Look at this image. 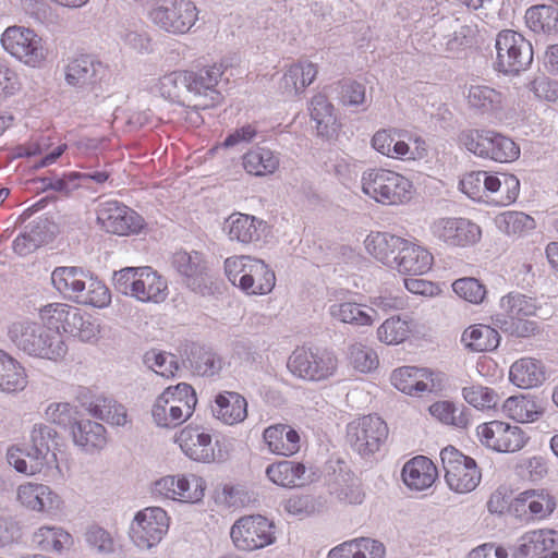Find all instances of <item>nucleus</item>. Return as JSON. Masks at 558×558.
<instances>
[{
    "instance_id": "obj_63",
    "label": "nucleus",
    "mask_w": 558,
    "mask_h": 558,
    "mask_svg": "<svg viewBox=\"0 0 558 558\" xmlns=\"http://www.w3.org/2000/svg\"><path fill=\"white\" fill-rule=\"evenodd\" d=\"M529 88L534 93L535 97L546 101L558 100V82L550 80L545 75L535 77L530 84Z\"/></svg>"
},
{
    "instance_id": "obj_62",
    "label": "nucleus",
    "mask_w": 558,
    "mask_h": 558,
    "mask_svg": "<svg viewBox=\"0 0 558 558\" xmlns=\"http://www.w3.org/2000/svg\"><path fill=\"white\" fill-rule=\"evenodd\" d=\"M500 324L505 332L518 338L534 336L538 330L537 323L535 320H531L530 317L505 318Z\"/></svg>"
},
{
    "instance_id": "obj_56",
    "label": "nucleus",
    "mask_w": 558,
    "mask_h": 558,
    "mask_svg": "<svg viewBox=\"0 0 558 558\" xmlns=\"http://www.w3.org/2000/svg\"><path fill=\"white\" fill-rule=\"evenodd\" d=\"M462 396L466 403L480 411L496 410L500 401L493 388L475 384L464 387Z\"/></svg>"
},
{
    "instance_id": "obj_18",
    "label": "nucleus",
    "mask_w": 558,
    "mask_h": 558,
    "mask_svg": "<svg viewBox=\"0 0 558 558\" xmlns=\"http://www.w3.org/2000/svg\"><path fill=\"white\" fill-rule=\"evenodd\" d=\"M65 82L74 87L102 88L110 84L112 72L102 62L89 54H77L68 60L64 66Z\"/></svg>"
},
{
    "instance_id": "obj_19",
    "label": "nucleus",
    "mask_w": 558,
    "mask_h": 558,
    "mask_svg": "<svg viewBox=\"0 0 558 558\" xmlns=\"http://www.w3.org/2000/svg\"><path fill=\"white\" fill-rule=\"evenodd\" d=\"M97 221L107 232L120 236L138 234L145 227L140 214L117 201H109L100 206Z\"/></svg>"
},
{
    "instance_id": "obj_21",
    "label": "nucleus",
    "mask_w": 558,
    "mask_h": 558,
    "mask_svg": "<svg viewBox=\"0 0 558 558\" xmlns=\"http://www.w3.org/2000/svg\"><path fill=\"white\" fill-rule=\"evenodd\" d=\"M395 258L391 268L403 276H422L427 274L434 264L430 251L414 238H402Z\"/></svg>"
},
{
    "instance_id": "obj_20",
    "label": "nucleus",
    "mask_w": 558,
    "mask_h": 558,
    "mask_svg": "<svg viewBox=\"0 0 558 558\" xmlns=\"http://www.w3.org/2000/svg\"><path fill=\"white\" fill-rule=\"evenodd\" d=\"M174 442L191 460L204 463L216 460L211 429L203 425L187 424L175 433Z\"/></svg>"
},
{
    "instance_id": "obj_5",
    "label": "nucleus",
    "mask_w": 558,
    "mask_h": 558,
    "mask_svg": "<svg viewBox=\"0 0 558 558\" xmlns=\"http://www.w3.org/2000/svg\"><path fill=\"white\" fill-rule=\"evenodd\" d=\"M287 367L299 379L322 383L336 376L339 359L330 349L303 345L290 354Z\"/></svg>"
},
{
    "instance_id": "obj_53",
    "label": "nucleus",
    "mask_w": 558,
    "mask_h": 558,
    "mask_svg": "<svg viewBox=\"0 0 558 558\" xmlns=\"http://www.w3.org/2000/svg\"><path fill=\"white\" fill-rule=\"evenodd\" d=\"M469 105L481 112H493L501 108L504 97L500 92L485 85H472L468 93Z\"/></svg>"
},
{
    "instance_id": "obj_51",
    "label": "nucleus",
    "mask_w": 558,
    "mask_h": 558,
    "mask_svg": "<svg viewBox=\"0 0 558 558\" xmlns=\"http://www.w3.org/2000/svg\"><path fill=\"white\" fill-rule=\"evenodd\" d=\"M84 286L85 289L74 299L77 303L98 308L107 307L111 303V292L102 280L88 274Z\"/></svg>"
},
{
    "instance_id": "obj_38",
    "label": "nucleus",
    "mask_w": 558,
    "mask_h": 558,
    "mask_svg": "<svg viewBox=\"0 0 558 558\" xmlns=\"http://www.w3.org/2000/svg\"><path fill=\"white\" fill-rule=\"evenodd\" d=\"M461 342L472 352H492L498 348L500 335L489 325L473 324L462 332Z\"/></svg>"
},
{
    "instance_id": "obj_40",
    "label": "nucleus",
    "mask_w": 558,
    "mask_h": 558,
    "mask_svg": "<svg viewBox=\"0 0 558 558\" xmlns=\"http://www.w3.org/2000/svg\"><path fill=\"white\" fill-rule=\"evenodd\" d=\"M524 20L526 26L535 34L547 36L558 34V8L553 4L530 7Z\"/></svg>"
},
{
    "instance_id": "obj_7",
    "label": "nucleus",
    "mask_w": 558,
    "mask_h": 558,
    "mask_svg": "<svg viewBox=\"0 0 558 558\" xmlns=\"http://www.w3.org/2000/svg\"><path fill=\"white\" fill-rule=\"evenodd\" d=\"M440 460L445 482L450 490L464 495L477 488L482 481V470L474 458L449 445L441 449Z\"/></svg>"
},
{
    "instance_id": "obj_45",
    "label": "nucleus",
    "mask_w": 558,
    "mask_h": 558,
    "mask_svg": "<svg viewBox=\"0 0 558 558\" xmlns=\"http://www.w3.org/2000/svg\"><path fill=\"white\" fill-rule=\"evenodd\" d=\"M243 167L252 175L272 174L280 165L279 157L269 148L254 147L243 155Z\"/></svg>"
},
{
    "instance_id": "obj_22",
    "label": "nucleus",
    "mask_w": 558,
    "mask_h": 558,
    "mask_svg": "<svg viewBox=\"0 0 558 558\" xmlns=\"http://www.w3.org/2000/svg\"><path fill=\"white\" fill-rule=\"evenodd\" d=\"M433 235L449 246H468L481 239V229L465 218H440L430 227Z\"/></svg>"
},
{
    "instance_id": "obj_59",
    "label": "nucleus",
    "mask_w": 558,
    "mask_h": 558,
    "mask_svg": "<svg viewBox=\"0 0 558 558\" xmlns=\"http://www.w3.org/2000/svg\"><path fill=\"white\" fill-rule=\"evenodd\" d=\"M256 257L250 255H235L225 260V272L229 281L242 290V282L248 277Z\"/></svg>"
},
{
    "instance_id": "obj_28",
    "label": "nucleus",
    "mask_w": 558,
    "mask_h": 558,
    "mask_svg": "<svg viewBox=\"0 0 558 558\" xmlns=\"http://www.w3.org/2000/svg\"><path fill=\"white\" fill-rule=\"evenodd\" d=\"M553 550H558V531L546 527L525 532L515 548L518 558H534Z\"/></svg>"
},
{
    "instance_id": "obj_42",
    "label": "nucleus",
    "mask_w": 558,
    "mask_h": 558,
    "mask_svg": "<svg viewBox=\"0 0 558 558\" xmlns=\"http://www.w3.org/2000/svg\"><path fill=\"white\" fill-rule=\"evenodd\" d=\"M85 405L90 415L108 424L123 426L128 423V413L124 405L110 397L96 396Z\"/></svg>"
},
{
    "instance_id": "obj_43",
    "label": "nucleus",
    "mask_w": 558,
    "mask_h": 558,
    "mask_svg": "<svg viewBox=\"0 0 558 558\" xmlns=\"http://www.w3.org/2000/svg\"><path fill=\"white\" fill-rule=\"evenodd\" d=\"M71 434L74 442L87 452L100 450L107 444L106 428L89 420L75 422Z\"/></svg>"
},
{
    "instance_id": "obj_47",
    "label": "nucleus",
    "mask_w": 558,
    "mask_h": 558,
    "mask_svg": "<svg viewBox=\"0 0 558 558\" xmlns=\"http://www.w3.org/2000/svg\"><path fill=\"white\" fill-rule=\"evenodd\" d=\"M504 411L512 420L520 423L537 421L544 413L543 407L532 397L512 396L502 405Z\"/></svg>"
},
{
    "instance_id": "obj_52",
    "label": "nucleus",
    "mask_w": 558,
    "mask_h": 558,
    "mask_svg": "<svg viewBox=\"0 0 558 558\" xmlns=\"http://www.w3.org/2000/svg\"><path fill=\"white\" fill-rule=\"evenodd\" d=\"M345 361L355 372L367 374L379 365L376 351L362 342L351 343L345 352Z\"/></svg>"
},
{
    "instance_id": "obj_33",
    "label": "nucleus",
    "mask_w": 558,
    "mask_h": 558,
    "mask_svg": "<svg viewBox=\"0 0 558 558\" xmlns=\"http://www.w3.org/2000/svg\"><path fill=\"white\" fill-rule=\"evenodd\" d=\"M385 546L368 537L343 542L328 553L327 558H385Z\"/></svg>"
},
{
    "instance_id": "obj_41",
    "label": "nucleus",
    "mask_w": 558,
    "mask_h": 558,
    "mask_svg": "<svg viewBox=\"0 0 558 558\" xmlns=\"http://www.w3.org/2000/svg\"><path fill=\"white\" fill-rule=\"evenodd\" d=\"M248 277L242 282V292L246 295H266L276 286L274 270L259 258L255 259L253 267L248 269Z\"/></svg>"
},
{
    "instance_id": "obj_31",
    "label": "nucleus",
    "mask_w": 558,
    "mask_h": 558,
    "mask_svg": "<svg viewBox=\"0 0 558 558\" xmlns=\"http://www.w3.org/2000/svg\"><path fill=\"white\" fill-rule=\"evenodd\" d=\"M264 227L265 222L254 216L234 213L225 221L223 230L231 241L250 244L260 239Z\"/></svg>"
},
{
    "instance_id": "obj_49",
    "label": "nucleus",
    "mask_w": 558,
    "mask_h": 558,
    "mask_svg": "<svg viewBox=\"0 0 558 558\" xmlns=\"http://www.w3.org/2000/svg\"><path fill=\"white\" fill-rule=\"evenodd\" d=\"M484 193H497L501 192L500 197L497 202L504 206L513 203L520 192V182L513 174H502V180L497 175L489 174L484 171L483 177Z\"/></svg>"
},
{
    "instance_id": "obj_32",
    "label": "nucleus",
    "mask_w": 558,
    "mask_h": 558,
    "mask_svg": "<svg viewBox=\"0 0 558 558\" xmlns=\"http://www.w3.org/2000/svg\"><path fill=\"white\" fill-rule=\"evenodd\" d=\"M308 111L320 136L330 138L337 135L340 124L335 114L333 105L327 96L323 94L314 95L310 101Z\"/></svg>"
},
{
    "instance_id": "obj_29",
    "label": "nucleus",
    "mask_w": 558,
    "mask_h": 558,
    "mask_svg": "<svg viewBox=\"0 0 558 558\" xmlns=\"http://www.w3.org/2000/svg\"><path fill=\"white\" fill-rule=\"evenodd\" d=\"M263 440L270 453L291 457L300 451L299 433L288 424H274L264 429Z\"/></svg>"
},
{
    "instance_id": "obj_30",
    "label": "nucleus",
    "mask_w": 558,
    "mask_h": 558,
    "mask_svg": "<svg viewBox=\"0 0 558 558\" xmlns=\"http://www.w3.org/2000/svg\"><path fill=\"white\" fill-rule=\"evenodd\" d=\"M403 236L381 231H372L364 240V247L375 260L391 268Z\"/></svg>"
},
{
    "instance_id": "obj_57",
    "label": "nucleus",
    "mask_w": 558,
    "mask_h": 558,
    "mask_svg": "<svg viewBox=\"0 0 558 558\" xmlns=\"http://www.w3.org/2000/svg\"><path fill=\"white\" fill-rule=\"evenodd\" d=\"M453 292L471 304H482L487 295V289L478 279L473 277L459 278L452 283Z\"/></svg>"
},
{
    "instance_id": "obj_54",
    "label": "nucleus",
    "mask_w": 558,
    "mask_h": 558,
    "mask_svg": "<svg viewBox=\"0 0 558 558\" xmlns=\"http://www.w3.org/2000/svg\"><path fill=\"white\" fill-rule=\"evenodd\" d=\"M34 542L43 550L61 551L63 548L72 544V536L70 533L61 527L41 526L33 536Z\"/></svg>"
},
{
    "instance_id": "obj_14",
    "label": "nucleus",
    "mask_w": 558,
    "mask_h": 558,
    "mask_svg": "<svg viewBox=\"0 0 558 558\" xmlns=\"http://www.w3.org/2000/svg\"><path fill=\"white\" fill-rule=\"evenodd\" d=\"M475 436L485 449L499 453L518 452L530 439L520 426L501 420L478 424Z\"/></svg>"
},
{
    "instance_id": "obj_44",
    "label": "nucleus",
    "mask_w": 558,
    "mask_h": 558,
    "mask_svg": "<svg viewBox=\"0 0 558 558\" xmlns=\"http://www.w3.org/2000/svg\"><path fill=\"white\" fill-rule=\"evenodd\" d=\"M87 275L88 272L78 267H57L51 274V282L59 293L74 300L85 289Z\"/></svg>"
},
{
    "instance_id": "obj_3",
    "label": "nucleus",
    "mask_w": 558,
    "mask_h": 558,
    "mask_svg": "<svg viewBox=\"0 0 558 558\" xmlns=\"http://www.w3.org/2000/svg\"><path fill=\"white\" fill-rule=\"evenodd\" d=\"M114 283L119 292L142 303L160 304L169 296L167 279L149 266L122 268Z\"/></svg>"
},
{
    "instance_id": "obj_61",
    "label": "nucleus",
    "mask_w": 558,
    "mask_h": 558,
    "mask_svg": "<svg viewBox=\"0 0 558 558\" xmlns=\"http://www.w3.org/2000/svg\"><path fill=\"white\" fill-rule=\"evenodd\" d=\"M500 222L508 234L522 235L535 228V220L521 211H506L500 216Z\"/></svg>"
},
{
    "instance_id": "obj_16",
    "label": "nucleus",
    "mask_w": 558,
    "mask_h": 558,
    "mask_svg": "<svg viewBox=\"0 0 558 558\" xmlns=\"http://www.w3.org/2000/svg\"><path fill=\"white\" fill-rule=\"evenodd\" d=\"M388 426L377 415H364L347 426V441L362 457L377 452L388 438Z\"/></svg>"
},
{
    "instance_id": "obj_15",
    "label": "nucleus",
    "mask_w": 558,
    "mask_h": 558,
    "mask_svg": "<svg viewBox=\"0 0 558 558\" xmlns=\"http://www.w3.org/2000/svg\"><path fill=\"white\" fill-rule=\"evenodd\" d=\"M230 537L239 550L262 549L276 542L275 525L260 514L244 515L231 526Z\"/></svg>"
},
{
    "instance_id": "obj_50",
    "label": "nucleus",
    "mask_w": 558,
    "mask_h": 558,
    "mask_svg": "<svg viewBox=\"0 0 558 558\" xmlns=\"http://www.w3.org/2000/svg\"><path fill=\"white\" fill-rule=\"evenodd\" d=\"M414 330L411 319H403L400 316L387 318L377 328V339L387 345H397L408 340Z\"/></svg>"
},
{
    "instance_id": "obj_1",
    "label": "nucleus",
    "mask_w": 558,
    "mask_h": 558,
    "mask_svg": "<svg viewBox=\"0 0 558 558\" xmlns=\"http://www.w3.org/2000/svg\"><path fill=\"white\" fill-rule=\"evenodd\" d=\"M8 336L17 349L40 359L56 361L68 350L59 332L50 331L41 322L16 320L9 327Z\"/></svg>"
},
{
    "instance_id": "obj_24",
    "label": "nucleus",
    "mask_w": 558,
    "mask_h": 558,
    "mask_svg": "<svg viewBox=\"0 0 558 558\" xmlns=\"http://www.w3.org/2000/svg\"><path fill=\"white\" fill-rule=\"evenodd\" d=\"M390 380L399 391L409 396H422L437 388L436 374L427 367L401 366L396 368Z\"/></svg>"
},
{
    "instance_id": "obj_9",
    "label": "nucleus",
    "mask_w": 558,
    "mask_h": 558,
    "mask_svg": "<svg viewBox=\"0 0 558 558\" xmlns=\"http://www.w3.org/2000/svg\"><path fill=\"white\" fill-rule=\"evenodd\" d=\"M32 451L36 452V457L27 464L23 458V450L17 447L9 448L7 452L8 462L20 473L26 475H35L43 471L47 464L48 456L51 454L56 459V451L60 447V437L58 433L50 426L36 425L32 430Z\"/></svg>"
},
{
    "instance_id": "obj_27",
    "label": "nucleus",
    "mask_w": 558,
    "mask_h": 558,
    "mask_svg": "<svg viewBox=\"0 0 558 558\" xmlns=\"http://www.w3.org/2000/svg\"><path fill=\"white\" fill-rule=\"evenodd\" d=\"M401 477L410 490L423 492L437 481L438 469L429 458L416 456L404 463Z\"/></svg>"
},
{
    "instance_id": "obj_8",
    "label": "nucleus",
    "mask_w": 558,
    "mask_h": 558,
    "mask_svg": "<svg viewBox=\"0 0 558 558\" xmlns=\"http://www.w3.org/2000/svg\"><path fill=\"white\" fill-rule=\"evenodd\" d=\"M147 19L162 32L183 35L198 20V9L192 0H155L147 11Z\"/></svg>"
},
{
    "instance_id": "obj_11",
    "label": "nucleus",
    "mask_w": 558,
    "mask_h": 558,
    "mask_svg": "<svg viewBox=\"0 0 558 558\" xmlns=\"http://www.w3.org/2000/svg\"><path fill=\"white\" fill-rule=\"evenodd\" d=\"M207 483L196 473H177L161 476L151 485V494L160 499L195 505L206 494Z\"/></svg>"
},
{
    "instance_id": "obj_17",
    "label": "nucleus",
    "mask_w": 558,
    "mask_h": 558,
    "mask_svg": "<svg viewBox=\"0 0 558 558\" xmlns=\"http://www.w3.org/2000/svg\"><path fill=\"white\" fill-rule=\"evenodd\" d=\"M169 526L170 517L165 509L147 507L135 514L130 535L137 547L149 549L161 542Z\"/></svg>"
},
{
    "instance_id": "obj_39",
    "label": "nucleus",
    "mask_w": 558,
    "mask_h": 558,
    "mask_svg": "<svg viewBox=\"0 0 558 558\" xmlns=\"http://www.w3.org/2000/svg\"><path fill=\"white\" fill-rule=\"evenodd\" d=\"M28 384L25 368L15 359L0 350V391L17 393Z\"/></svg>"
},
{
    "instance_id": "obj_23",
    "label": "nucleus",
    "mask_w": 558,
    "mask_h": 558,
    "mask_svg": "<svg viewBox=\"0 0 558 558\" xmlns=\"http://www.w3.org/2000/svg\"><path fill=\"white\" fill-rule=\"evenodd\" d=\"M511 507L519 518L541 521L555 511L556 500L546 489H527L514 498Z\"/></svg>"
},
{
    "instance_id": "obj_13",
    "label": "nucleus",
    "mask_w": 558,
    "mask_h": 558,
    "mask_svg": "<svg viewBox=\"0 0 558 558\" xmlns=\"http://www.w3.org/2000/svg\"><path fill=\"white\" fill-rule=\"evenodd\" d=\"M495 66L505 74H518L527 69L533 61L531 43L520 33L504 29L496 37Z\"/></svg>"
},
{
    "instance_id": "obj_10",
    "label": "nucleus",
    "mask_w": 558,
    "mask_h": 558,
    "mask_svg": "<svg viewBox=\"0 0 558 558\" xmlns=\"http://www.w3.org/2000/svg\"><path fill=\"white\" fill-rule=\"evenodd\" d=\"M1 45L11 57L31 68L43 66L48 57L43 38L28 27H7L1 36Z\"/></svg>"
},
{
    "instance_id": "obj_34",
    "label": "nucleus",
    "mask_w": 558,
    "mask_h": 558,
    "mask_svg": "<svg viewBox=\"0 0 558 558\" xmlns=\"http://www.w3.org/2000/svg\"><path fill=\"white\" fill-rule=\"evenodd\" d=\"M213 412L219 421L234 425L246 418L247 402L238 392L225 391L216 397Z\"/></svg>"
},
{
    "instance_id": "obj_25",
    "label": "nucleus",
    "mask_w": 558,
    "mask_h": 558,
    "mask_svg": "<svg viewBox=\"0 0 558 558\" xmlns=\"http://www.w3.org/2000/svg\"><path fill=\"white\" fill-rule=\"evenodd\" d=\"M16 500L31 511L52 512L62 506V500L49 486L41 483L26 482L16 489Z\"/></svg>"
},
{
    "instance_id": "obj_64",
    "label": "nucleus",
    "mask_w": 558,
    "mask_h": 558,
    "mask_svg": "<svg viewBox=\"0 0 558 558\" xmlns=\"http://www.w3.org/2000/svg\"><path fill=\"white\" fill-rule=\"evenodd\" d=\"M468 558H518L515 550L510 554L508 547L498 543H485L472 549Z\"/></svg>"
},
{
    "instance_id": "obj_12",
    "label": "nucleus",
    "mask_w": 558,
    "mask_h": 558,
    "mask_svg": "<svg viewBox=\"0 0 558 558\" xmlns=\"http://www.w3.org/2000/svg\"><path fill=\"white\" fill-rule=\"evenodd\" d=\"M461 141L474 155L498 162H511L520 156V148L511 138L492 130H469Z\"/></svg>"
},
{
    "instance_id": "obj_36",
    "label": "nucleus",
    "mask_w": 558,
    "mask_h": 558,
    "mask_svg": "<svg viewBox=\"0 0 558 558\" xmlns=\"http://www.w3.org/2000/svg\"><path fill=\"white\" fill-rule=\"evenodd\" d=\"M544 364L533 357H522L515 361L509 369L510 381L519 388L530 389L539 386L545 380Z\"/></svg>"
},
{
    "instance_id": "obj_55",
    "label": "nucleus",
    "mask_w": 558,
    "mask_h": 558,
    "mask_svg": "<svg viewBox=\"0 0 558 558\" xmlns=\"http://www.w3.org/2000/svg\"><path fill=\"white\" fill-rule=\"evenodd\" d=\"M500 307L506 314V318H523L536 315L538 306L536 302L526 295L510 292L500 300Z\"/></svg>"
},
{
    "instance_id": "obj_4",
    "label": "nucleus",
    "mask_w": 558,
    "mask_h": 558,
    "mask_svg": "<svg viewBox=\"0 0 558 558\" xmlns=\"http://www.w3.org/2000/svg\"><path fill=\"white\" fill-rule=\"evenodd\" d=\"M196 404L194 388L186 383H180L167 387L156 398L151 407V417L159 427L174 428L193 415Z\"/></svg>"
},
{
    "instance_id": "obj_37",
    "label": "nucleus",
    "mask_w": 558,
    "mask_h": 558,
    "mask_svg": "<svg viewBox=\"0 0 558 558\" xmlns=\"http://www.w3.org/2000/svg\"><path fill=\"white\" fill-rule=\"evenodd\" d=\"M395 134V130H378L372 137L373 148L379 154L395 159H415L426 155V149L423 147L416 156H413L409 144L404 141H396Z\"/></svg>"
},
{
    "instance_id": "obj_60",
    "label": "nucleus",
    "mask_w": 558,
    "mask_h": 558,
    "mask_svg": "<svg viewBox=\"0 0 558 558\" xmlns=\"http://www.w3.org/2000/svg\"><path fill=\"white\" fill-rule=\"evenodd\" d=\"M145 363L156 374L170 378L179 371V364L174 355L151 350L144 356Z\"/></svg>"
},
{
    "instance_id": "obj_35",
    "label": "nucleus",
    "mask_w": 558,
    "mask_h": 558,
    "mask_svg": "<svg viewBox=\"0 0 558 558\" xmlns=\"http://www.w3.org/2000/svg\"><path fill=\"white\" fill-rule=\"evenodd\" d=\"M266 475L270 482L278 486L286 488L300 487L306 481V466L299 461L281 460L268 465Z\"/></svg>"
},
{
    "instance_id": "obj_6",
    "label": "nucleus",
    "mask_w": 558,
    "mask_h": 558,
    "mask_svg": "<svg viewBox=\"0 0 558 558\" xmlns=\"http://www.w3.org/2000/svg\"><path fill=\"white\" fill-rule=\"evenodd\" d=\"M39 320L50 331L66 333L82 341H90L98 333V326L85 320L82 311L73 305L56 302L44 305L38 311Z\"/></svg>"
},
{
    "instance_id": "obj_58",
    "label": "nucleus",
    "mask_w": 558,
    "mask_h": 558,
    "mask_svg": "<svg viewBox=\"0 0 558 558\" xmlns=\"http://www.w3.org/2000/svg\"><path fill=\"white\" fill-rule=\"evenodd\" d=\"M173 266L187 278H197L205 274L206 263L203 255L198 252L189 253L185 251L177 252L173 255Z\"/></svg>"
},
{
    "instance_id": "obj_46",
    "label": "nucleus",
    "mask_w": 558,
    "mask_h": 558,
    "mask_svg": "<svg viewBox=\"0 0 558 558\" xmlns=\"http://www.w3.org/2000/svg\"><path fill=\"white\" fill-rule=\"evenodd\" d=\"M317 65L311 61H299L291 64L282 77V85L287 92L303 93L316 78Z\"/></svg>"
},
{
    "instance_id": "obj_2",
    "label": "nucleus",
    "mask_w": 558,
    "mask_h": 558,
    "mask_svg": "<svg viewBox=\"0 0 558 558\" xmlns=\"http://www.w3.org/2000/svg\"><path fill=\"white\" fill-rule=\"evenodd\" d=\"M362 192L383 206L409 204L415 194L413 182L405 175L385 168H371L361 177Z\"/></svg>"
},
{
    "instance_id": "obj_26",
    "label": "nucleus",
    "mask_w": 558,
    "mask_h": 558,
    "mask_svg": "<svg viewBox=\"0 0 558 558\" xmlns=\"http://www.w3.org/2000/svg\"><path fill=\"white\" fill-rule=\"evenodd\" d=\"M221 75V66L216 64L205 68L196 74L187 73V89L195 96L204 97V101L195 105V107L207 109L220 101V94L216 86Z\"/></svg>"
},
{
    "instance_id": "obj_48",
    "label": "nucleus",
    "mask_w": 558,
    "mask_h": 558,
    "mask_svg": "<svg viewBox=\"0 0 558 558\" xmlns=\"http://www.w3.org/2000/svg\"><path fill=\"white\" fill-rule=\"evenodd\" d=\"M330 314L343 324L365 327L374 324L376 311L374 308L363 310L362 305L355 302H343L332 305Z\"/></svg>"
}]
</instances>
